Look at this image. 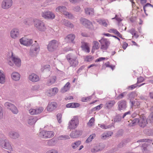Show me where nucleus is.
Wrapping results in <instances>:
<instances>
[{"mask_svg": "<svg viewBox=\"0 0 153 153\" xmlns=\"http://www.w3.org/2000/svg\"><path fill=\"white\" fill-rule=\"evenodd\" d=\"M35 27L38 30L43 32L45 31L47 28L44 22L37 19L33 20Z\"/></svg>", "mask_w": 153, "mask_h": 153, "instance_id": "f257e3e1", "label": "nucleus"}, {"mask_svg": "<svg viewBox=\"0 0 153 153\" xmlns=\"http://www.w3.org/2000/svg\"><path fill=\"white\" fill-rule=\"evenodd\" d=\"M132 124L135 125L137 123L139 126L141 127H144L147 124V120L145 116H141L139 118L134 119L132 121Z\"/></svg>", "mask_w": 153, "mask_h": 153, "instance_id": "f03ea898", "label": "nucleus"}, {"mask_svg": "<svg viewBox=\"0 0 153 153\" xmlns=\"http://www.w3.org/2000/svg\"><path fill=\"white\" fill-rule=\"evenodd\" d=\"M12 62H13L17 66L19 67L21 65V60L20 59L17 57L14 56L13 55L9 58L8 62V64L11 66H13V63Z\"/></svg>", "mask_w": 153, "mask_h": 153, "instance_id": "7ed1b4c3", "label": "nucleus"}, {"mask_svg": "<svg viewBox=\"0 0 153 153\" xmlns=\"http://www.w3.org/2000/svg\"><path fill=\"white\" fill-rule=\"evenodd\" d=\"M59 42L54 40L50 41L47 46V48L48 51H53L56 50L58 47Z\"/></svg>", "mask_w": 153, "mask_h": 153, "instance_id": "20e7f679", "label": "nucleus"}, {"mask_svg": "<svg viewBox=\"0 0 153 153\" xmlns=\"http://www.w3.org/2000/svg\"><path fill=\"white\" fill-rule=\"evenodd\" d=\"M79 123V120L78 117L75 116L69 122L68 128L70 129H74L76 128Z\"/></svg>", "mask_w": 153, "mask_h": 153, "instance_id": "39448f33", "label": "nucleus"}, {"mask_svg": "<svg viewBox=\"0 0 153 153\" xmlns=\"http://www.w3.org/2000/svg\"><path fill=\"white\" fill-rule=\"evenodd\" d=\"M56 11L60 12L66 16L68 18H72L73 17L71 14H69L66 11V8L65 7L63 6H59L56 8Z\"/></svg>", "mask_w": 153, "mask_h": 153, "instance_id": "423d86ee", "label": "nucleus"}, {"mask_svg": "<svg viewBox=\"0 0 153 153\" xmlns=\"http://www.w3.org/2000/svg\"><path fill=\"white\" fill-rule=\"evenodd\" d=\"M54 135L53 131L43 130L40 132V135L44 138H50Z\"/></svg>", "mask_w": 153, "mask_h": 153, "instance_id": "0eeeda50", "label": "nucleus"}, {"mask_svg": "<svg viewBox=\"0 0 153 153\" xmlns=\"http://www.w3.org/2000/svg\"><path fill=\"white\" fill-rule=\"evenodd\" d=\"M20 42L21 44L28 46L33 43V41L31 39H29L26 37H24L20 39Z\"/></svg>", "mask_w": 153, "mask_h": 153, "instance_id": "6e6552de", "label": "nucleus"}, {"mask_svg": "<svg viewBox=\"0 0 153 153\" xmlns=\"http://www.w3.org/2000/svg\"><path fill=\"white\" fill-rule=\"evenodd\" d=\"M44 110L42 107H39L35 109L31 108L29 111V113L31 115H35L39 114L42 113Z\"/></svg>", "mask_w": 153, "mask_h": 153, "instance_id": "1a4fd4ad", "label": "nucleus"}, {"mask_svg": "<svg viewBox=\"0 0 153 153\" xmlns=\"http://www.w3.org/2000/svg\"><path fill=\"white\" fill-rule=\"evenodd\" d=\"M41 15L45 19H53L55 17L54 14L49 11L42 12Z\"/></svg>", "mask_w": 153, "mask_h": 153, "instance_id": "9d476101", "label": "nucleus"}, {"mask_svg": "<svg viewBox=\"0 0 153 153\" xmlns=\"http://www.w3.org/2000/svg\"><path fill=\"white\" fill-rule=\"evenodd\" d=\"M80 21L82 24L87 28L90 29L93 28V25L92 23L88 20L85 18H82L80 19Z\"/></svg>", "mask_w": 153, "mask_h": 153, "instance_id": "9b49d317", "label": "nucleus"}, {"mask_svg": "<svg viewBox=\"0 0 153 153\" xmlns=\"http://www.w3.org/2000/svg\"><path fill=\"white\" fill-rule=\"evenodd\" d=\"M57 103L55 102H49L46 108L47 110L49 112H51L57 107Z\"/></svg>", "mask_w": 153, "mask_h": 153, "instance_id": "f8f14e48", "label": "nucleus"}, {"mask_svg": "<svg viewBox=\"0 0 153 153\" xmlns=\"http://www.w3.org/2000/svg\"><path fill=\"white\" fill-rule=\"evenodd\" d=\"M12 0H4L2 3L1 6L3 9H7L12 6Z\"/></svg>", "mask_w": 153, "mask_h": 153, "instance_id": "ddd939ff", "label": "nucleus"}, {"mask_svg": "<svg viewBox=\"0 0 153 153\" xmlns=\"http://www.w3.org/2000/svg\"><path fill=\"white\" fill-rule=\"evenodd\" d=\"M4 106L6 107L9 108L15 114L18 113V111L17 108L13 105L8 102H6L4 104Z\"/></svg>", "mask_w": 153, "mask_h": 153, "instance_id": "4468645a", "label": "nucleus"}, {"mask_svg": "<svg viewBox=\"0 0 153 153\" xmlns=\"http://www.w3.org/2000/svg\"><path fill=\"white\" fill-rule=\"evenodd\" d=\"M118 110L120 111L124 110L127 107L126 102L124 100H121L118 102Z\"/></svg>", "mask_w": 153, "mask_h": 153, "instance_id": "2eb2a0df", "label": "nucleus"}, {"mask_svg": "<svg viewBox=\"0 0 153 153\" xmlns=\"http://www.w3.org/2000/svg\"><path fill=\"white\" fill-rule=\"evenodd\" d=\"M20 33L19 30L17 28L12 29L10 32V35L11 38L15 39L19 36Z\"/></svg>", "mask_w": 153, "mask_h": 153, "instance_id": "dca6fc26", "label": "nucleus"}, {"mask_svg": "<svg viewBox=\"0 0 153 153\" xmlns=\"http://www.w3.org/2000/svg\"><path fill=\"white\" fill-rule=\"evenodd\" d=\"M110 44V42L107 39H103L101 43V49L105 50L107 49Z\"/></svg>", "mask_w": 153, "mask_h": 153, "instance_id": "f3484780", "label": "nucleus"}, {"mask_svg": "<svg viewBox=\"0 0 153 153\" xmlns=\"http://www.w3.org/2000/svg\"><path fill=\"white\" fill-rule=\"evenodd\" d=\"M58 89L57 88L54 87L48 90L47 93L49 96H52L54 95L58 92Z\"/></svg>", "mask_w": 153, "mask_h": 153, "instance_id": "a211bd4d", "label": "nucleus"}, {"mask_svg": "<svg viewBox=\"0 0 153 153\" xmlns=\"http://www.w3.org/2000/svg\"><path fill=\"white\" fill-rule=\"evenodd\" d=\"M39 51V47L38 45H37L35 47L32 46L30 49V53L32 56H35L36 55Z\"/></svg>", "mask_w": 153, "mask_h": 153, "instance_id": "6ab92c4d", "label": "nucleus"}, {"mask_svg": "<svg viewBox=\"0 0 153 153\" xmlns=\"http://www.w3.org/2000/svg\"><path fill=\"white\" fill-rule=\"evenodd\" d=\"M28 79L30 80L33 82H37L39 79V77L36 74L33 73L29 75Z\"/></svg>", "mask_w": 153, "mask_h": 153, "instance_id": "aec40b11", "label": "nucleus"}, {"mask_svg": "<svg viewBox=\"0 0 153 153\" xmlns=\"http://www.w3.org/2000/svg\"><path fill=\"white\" fill-rule=\"evenodd\" d=\"M75 38L74 35L70 34L68 35L65 38V40L68 42H71L74 43V40Z\"/></svg>", "mask_w": 153, "mask_h": 153, "instance_id": "412c9836", "label": "nucleus"}, {"mask_svg": "<svg viewBox=\"0 0 153 153\" xmlns=\"http://www.w3.org/2000/svg\"><path fill=\"white\" fill-rule=\"evenodd\" d=\"M1 143L2 147L8 149H11V146L7 140L2 141Z\"/></svg>", "mask_w": 153, "mask_h": 153, "instance_id": "4be33fe9", "label": "nucleus"}, {"mask_svg": "<svg viewBox=\"0 0 153 153\" xmlns=\"http://www.w3.org/2000/svg\"><path fill=\"white\" fill-rule=\"evenodd\" d=\"M108 32L110 33H113L120 38H122V35L115 29L111 28L108 30Z\"/></svg>", "mask_w": 153, "mask_h": 153, "instance_id": "5701e85b", "label": "nucleus"}, {"mask_svg": "<svg viewBox=\"0 0 153 153\" xmlns=\"http://www.w3.org/2000/svg\"><path fill=\"white\" fill-rule=\"evenodd\" d=\"M81 48L85 52L88 53L90 52V49L88 45V43L86 42H82Z\"/></svg>", "mask_w": 153, "mask_h": 153, "instance_id": "b1692460", "label": "nucleus"}, {"mask_svg": "<svg viewBox=\"0 0 153 153\" xmlns=\"http://www.w3.org/2000/svg\"><path fill=\"white\" fill-rule=\"evenodd\" d=\"M38 119L36 117H31L28 120V123L31 125H34L37 120Z\"/></svg>", "mask_w": 153, "mask_h": 153, "instance_id": "393cba45", "label": "nucleus"}, {"mask_svg": "<svg viewBox=\"0 0 153 153\" xmlns=\"http://www.w3.org/2000/svg\"><path fill=\"white\" fill-rule=\"evenodd\" d=\"M70 88V84L69 82H67L65 85L62 88L61 91L62 93H64L68 91Z\"/></svg>", "mask_w": 153, "mask_h": 153, "instance_id": "a878e982", "label": "nucleus"}, {"mask_svg": "<svg viewBox=\"0 0 153 153\" xmlns=\"http://www.w3.org/2000/svg\"><path fill=\"white\" fill-rule=\"evenodd\" d=\"M100 47V45L99 43L97 41H94L93 42V46L92 49V52H94L95 50H97Z\"/></svg>", "mask_w": 153, "mask_h": 153, "instance_id": "bb28decb", "label": "nucleus"}, {"mask_svg": "<svg viewBox=\"0 0 153 153\" xmlns=\"http://www.w3.org/2000/svg\"><path fill=\"white\" fill-rule=\"evenodd\" d=\"M11 77L14 80H19L20 77V75L17 72H13L11 74Z\"/></svg>", "mask_w": 153, "mask_h": 153, "instance_id": "cd10ccee", "label": "nucleus"}, {"mask_svg": "<svg viewBox=\"0 0 153 153\" xmlns=\"http://www.w3.org/2000/svg\"><path fill=\"white\" fill-rule=\"evenodd\" d=\"M5 81V76L2 71H0V83L2 84L4 83Z\"/></svg>", "mask_w": 153, "mask_h": 153, "instance_id": "c85d7f7f", "label": "nucleus"}, {"mask_svg": "<svg viewBox=\"0 0 153 153\" xmlns=\"http://www.w3.org/2000/svg\"><path fill=\"white\" fill-rule=\"evenodd\" d=\"M76 59L77 57H75L73 59H72V60L71 61H69V62L71 66L75 67L78 65V62Z\"/></svg>", "mask_w": 153, "mask_h": 153, "instance_id": "c756f323", "label": "nucleus"}, {"mask_svg": "<svg viewBox=\"0 0 153 153\" xmlns=\"http://www.w3.org/2000/svg\"><path fill=\"white\" fill-rule=\"evenodd\" d=\"M115 103L116 102L114 100L109 101L106 103L105 106L107 108H110L112 107Z\"/></svg>", "mask_w": 153, "mask_h": 153, "instance_id": "7c9ffc66", "label": "nucleus"}, {"mask_svg": "<svg viewBox=\"0 0 153 153\" xmlns=\"http://www.w3.org/2000/svg\"><path fill=\"white\" fill-rule=\"evenodd\" d=\"M113 134V133L112 131H108L107 133H104L102 135V138L103 139H105L111 136Z\"/></svg>", "mask_w": 153, "mask_h": 153, "instance_id": "2f4dec72", "label": "nucleus"}, {"mask_svg": "<svg viewBox=\"0 0 153 153\" xmlns=\"http://www.w3.org/2000/svg\"><path fill=\"white\" fill-rule=\"evenodd\" d=\"M98 22L100 24H101L105 27H107L108 26V24L107 23V22H108V20L101 19Z\"/></svg>", "mask_w": 153, "mask_h": 153, "instance_id": "473e14b6", "label": "nucleus"}, {"mask_svg": "<svg viewBox=\"0 0 153 153\" xmlns=\"http://www.w3.org/2000/svg\"><path fill=\"white\" fill-rule=\"evenodd\" d=\"M10 136L12 138L16 139L19 137V135L16 132L12 131L10 133Z\"/></svg>", "mask_w": 153, "mask_h": 153, "instance_id": "72a5a7b5", "label": "nucleus"}, {"mask_svg": "<svg viewBox=\"0 0 153 153\" xmlns=\"http://www.w3.org/2000/svg\"><path fill=\"white\" fill-rule=\"evenodd\" d=\"M81 143L80 141H76L74 143H72L71 145V146L73 149H76L77 147L80 145Z\"/></svg>", "mask_w": 153, "mask_h": 153, "instance_id": "f704fd0d", "label": "nucleus"}, {"mask_svg": "<svg viewBox=\"0 0 153 153\" xmlns=\"http://www.w3.org/2000/svg\"><path fill=\"white\" fill-rule=\"evenodd\" d=\"M85 13L89 15H92L94 13L93 9L90 8H86L85 9Z\"/></svg>", "mask_w": 153, "mask_h": 153, "instance_id": "c9c22d12", "label": "nucleus"}, {"mask_svg": "<svg viewBox=\"0 0 153 153\" xmlns=\"http://www.w3.org/2000/svg\"><path fill=\"white\" fill-rule=\"evenodd\" d=\"M83 58L85 61L90 62L93 60L94 58L91 55H89L86 56H84Z\"/></svg>", "mask_w": 153, "mask_h": 153, "instance_id": "e433bc0d", "label": "nucleus"}, {"mask_svg": "<svg viewBox=\"0 0 153 153\" xmlns=\"http://www.w3.org/2000/svg\"><path fill=\"white\" fill-rule=\"evenodd\" d=\"M56 77L55 76H51L48 81L49 83L50 84L54 83L56 82Z\"/></svg>", "mask_w": 153, "mask_h": 153, "instance_id": "4c0bfd02", "label": "nucleus"}, {"mask_svg": "<svg viewBox=\"0 0 153 153\" xmlns=\"http://www.w3.org/2000/svg\"><path fill=\"white\" fill-rule=\"evenodd\" d=\"M95 122V119L94 117H92L90 120H89L88 122V123L87 125L88 126L91 127L92 126L94 123Z\"/></svg>", "mask_w": 153, "mask_h": 153, "instance_id": "58836bf2", "label": "nucleus"}, {"mask_svg": "<svg viewBox=\"0 0 153 153\" xmlns=\"http://www.w3.org/2000/svg\"><path fill=\"white\" fill-rule=\"evenodd\" d=\"M95 136L96 135L95 134L91 135L86 140V142L87 143H88L91 142L92 140L94 137H95Z\"/></svg>", "mask_w": 153, "mask_h": 153, "instance_id": "ea45409f", "label": "nucleus"}, {"mask_svg": "<svg viewBox=\"0 0 153 153\" xmlns=\"http://www.w3.org/2000/svg\"><path fill=\"white\" fill-rule=\"evenodd\" d=\"M33 19L31 18L26 19L24 21V23L26 25H30L32 22Z\"/></svg>", "mask_w": 153, "mask_h": 153, "instance_id": "a19ab883", "label": "nucleus"}, {"mask_svg": "<svg viewBox=\"0 0 153 153\" xmlns=\"http://www.w3.org/2000/svg\"><path fill=\"white\" fill-rule=\"evenodd\" d=\"M47 34H52L53 33L54 30L51 27H49L47 28V30L45 31Z\"/></svg>", "mask_w": 153, "mask_h": 153, "instance_id": "79ce46f5", "label": "nucleus"}, {"mask_svg": "<svg viewBox=\"0 0 153 153\" xmlns=\"http://www.w3.org/2000/svg\"><path fill=\"white\" fill-rule=\"evenodd\" d=\"M99 125L100 126V127L101 128L104 129H106L108 128H110L111 126H111L110 125H106L105 124H99Z\"/></svg>", "mask_w": 153, "mask_h": 153, "instance_id": "37998d69", "label": "nucleus"}, {"mask_svg": "<svg viewBox=\"0 0 153 153\" xmlns=\"http://www.w3.org/2000/svg\"><path fill=\"white\" fill-rule=\"evenodd\" d=\"M64 24L66 26L70 27H73V25L70 22L67 21V20H65L64 23Z\"/></svg>", "mask_w": 153, "mask_h": 153, "instance_id": "c03bdc74", "label": "nucleus"}, {"mask_svg": "<svg viewBox=\"0 0 153 153\" xmlns=\"http://www.w3.org/2000/svg\"><path fill=\"white\" fill-rule=\"evenodd\" d=\"M91 99V97L90 96L87 97H84L82 98V101L83 102H87L90 101Z\"/></svg>", "mask_w": 153, "mask_h": 153, "instance_id": "a18cd8bd", "label": "nucleus"}, {"mask_svg": "<svg viewBox=\"0 0 153 153\" xmlns=\"http://www.w3.org/2000/svg\"><path fill=\"white\" fill-rule=\"evenodd\" d=\"M59 138L60 139L67 140L69 139L70 137L68 135H61L59 136Z\"/></svg>", "mask_w": 153, "mask_h": 153, "instance_id": "49530a36", "label": "nucleus"}, {"mask_svg": "<svg viewBox=\"0 0 153 153\" xmlns=\"http://www.w3.org/2000/svg\"><path fill=\"white\" fill-rule=\"evenodd\" d=\"M100 150V146H98L95 147L94 148L91 149V152H95Z\"/></svg>", "mask_w": 153, "mask_h": 153, "instance_id": "de8ad7c7", "label": "nucleus"}, {"mask_svg": "<svg viewBox=\"0 0 153 153\" xmlns=\"http://www.w3.org/2000/svg\"><path fill=\"white\" fill-rule=\"evenodd\" d=\"M137 86H138V85L137 84H136L129 86L128 88V89L129 90H132Z\"/></svg>", "mask_w": 153, "mask_h": 153, "instance_id": "09e8293b", "label": "nucleus"}, {"mask_svg": "<svg viewBox=\"0 0 153 153\" xmlns=\"http://www.w3.org/2000/svg\"><path fill=\"white\" fill-rule=\"evenodd\" d=\"M76 132H73L70 134V136L72 138H75L77 137Z\"/></svg>", "mask_w": 153, "mask_h": 153, "instance_id": "8fccbe9b", "label": "nucleus"}, {"mask_svg": "<svg viewBox=\"0 0 153 153\" xmlns=\"http://www.w3.org/2000/svg\"><path fill=\"white\" fill-rule=\"evenodd\" d=\"M62 117V115L61 114H58L57 115V119L59 123H60L61 122Z\"/></svg>", "mask_w": 153, "mask_h": 153, "instance_id": "3c124183", "label": "nucleus"}, {"mask_svg": "<svg viewBox=\"0 0 153 153\" xmlns=\"http://www.w3.org/2000/svg\"><path fill=\"white\" fill-rule=\"evenodd\" d=\"M148 119L151 123H153V112L151 113L148 117Z\"/></svg>", "mask_w": 153, "mask_h": 153, "instance_id": "603ef678", "label": "nucleus"}, {"mask_svg": "<svg viewBox=\"0 0 153 153\" xmlns=\"http://www.w3.org/2000/svg\"><path fill=\"white\" fill-rule=\"evenodd\" d=\"M144 79L143 77L140 76L137 78V83H139L142 82L144 81Z\"/></svg>", "mask_w": 153, "mask_h": 153, "instance_id": "864d4df0", "label": "nucleus"}, {"mask_svg": "<svg viewBox=\"0 0 153 153\" xmlns=\"http://www.w3.org/2000/svg\"><path fill=\"white\" fill-rule=\"evenodd\" d=\"M135 94L133 93H131L129 94V97L130 98V100L131 101L132 99H134V98Z\"/></svg>", "mask_w": 153, "mask_h": 153, "instance_id": "5fc2aeb1", "label": "nucleus"}, {"mask_svg": "<svg viewBox=\"0 0 153 153\" xmlns=\"http://www.w3.org/2000/svg\"><path fill=\"white\" fill-rule=\"evenodd\" d=\"M73 108L78 107L80 106V104L78 103H72Z\"/></svg>", "mask_w": 153, "mask_h": 153, "instance_id": "6e6d98bb", "label": "nucleus"}, {"mask_svg": "<svg viewBox=\"0 0 153 153\" xmlns=\"http://www.w3.org/2000/svg\"><path fill=\"white\" fill-rule=\"evenodd\" d=\"M152 5L150 4L147 3L143 7V10L145 12L146 10V9L147 7L152 6Z\"/></svg>", "mask_w": 153, "mask_h": 153, "instance_id": "4d7b16f0", "label": "nucleus"}, {"mask_svg": "<svg viewBox=\"0 0 153 153\" xmlns=\"http://www.w3.org/2000/svg\"><path fill=\"white\" fill-rule=\"evenodd\" d=\"M46 153H58V152L56 150L52 149L48 151Z\"/></svg>", "mask_w": 153, "mask_h": 153, "instance_id": "13d9d810", "label": "nucleus"}, {"mask_svg": "<svg viewBox=\"0 0 153 153\" xmlns=\"http://www.w3.org/2000/svg\"><path fill=\"white\" fill-rule=\"evenodd\" d=\"M71 57L72 56L70 54H68L67 56V59L69 62V61H71L72 60Z\"/></svg>", "mask_w": 153, "mask_h": 153, "instance_id": "bf43d9fd", "label": "nucleus"}, {"mask_svg": "<svg viewBox=\"0 0 153 153\" xmlns=\"http://www.w3.org/2000/svg\"><path fill=\"white\" fill-rule=\"evenodd\" d=\"M148 141V139H142L140 140H139L137 141V142H147Z\"/></svg>", "mask_w": 153, "mask_h": 153, "instance_id": "052dcab7", "label": "nucleus"}, {"mask_svg": "<svg viewBox=\"0 0 153 153\" xmlns=\"http://www.w3.org/2000/svg\"><path fill=\"white\" fill-rule=\"evenodd\" d=\"M102 104H100V105H98L97 106L94 107V109L96 110H99L102 107Z\"/></svg>", "mask_w": 153, "mask_h": 153, "instance_id": "680f3d73", "label": "nucleus"}, {"mask_svg": "<svg viewBox=\"0 0 153 153\" xmlns=\"http://www.w3.org/2000/svg\"><path fill=\"white\" fill-rule=\"evenodd\" d=\"M128 46V43L126 42H124L123 43L122 47L124 50H125L126 48Z\"/></svg>", "mask_w": 153, "mask_h": 153, "instance_id": "e2e57ef3", "label": "nucleus"}, {"mask_svg": "<svg viewBox=\"0 0 153 153\" xmlns=\"http://www.w3.org/2000/svg\"><path fill=\"white\" fill-rule=\"evenodd\" d=\"M105 59V58L104 57H100L97 59L95 61V62H98L101 61L102 60H104Z\"/></svg>", "mask_w": 153, "mask_h": 153, "instance_id": "0e129e2a", "label": "nucleus"}, {"mask_svg": "<svg viewBox=\"0 0 153 153\" xmlns=\"http://www.w3.org/2000/svg\"><path fill=\"white\" fill-rule=\"evenodd\" d=\"M124 96V94L123 93H122L121 94L119 95L117 97V99L118 100H119L122 99Z\"/></svg>", "mask_w": 153, "mask_h": 153, "instance_id": "69168bd1", "label": "nucleus"}, {"mask_svg": "<svg viewBox=\"0 0 153 153\" xmlns=\"http://www.w3.org/2000/svg\"><path fill=\"white\" fill-rule=\"evenodd\" d=\"M3 116V114L2 113V109L1 107L0 106V118H1Z\"/></svg>", "mask_w": 153, "mask_h": 153, "instance_id": "338daca9", "label": "nucleus"}, {"mask_svg": "<svg viewBox=\"0 0 153 153\" xmlns=\"http://www.w3.org/2000/svg\"><path fill=\"white\" fill-rule=\"evenodd\" d=\"M50 66L49 65H45L44 67H43L42 69L43 70L46 69V68H48V70H49V69L50 68Z\"/></svg>", "mask_w": 153, "mask_h": 153, "instance_id": "774afa93", "label": "nucleus"}]
</instances>
